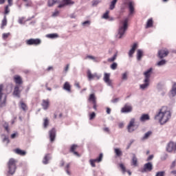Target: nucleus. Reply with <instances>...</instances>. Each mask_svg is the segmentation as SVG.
Segmentation results:
<instances>
[{
    "label": "nucleus",
    "mask_w": 176,
    "mask_h": 176,
    "mask_svg": "<svg viewBox=\"0 0 176 176\" xmlns=\"http://www.w3.org/2000/svg\"><path fill=\"white\" fill-rule=\"evenodd\" d=\"M155 120H158L160 124H166L171 119V111L167 107H162L155 116Z\"/></svg>",
    "instance_id": "1"
},
{
    "label": "nucleus",
    "mask_w": 176,
    "mask_h": 176,
    "mask_svg": "<svg viewBox=\"0 0 176 176\" xmlns=\"http://www.w3.org/2000/svg\"><path fill=\"white\" fill-rule=\"evenodd\" d=\"M128 23H129V19L127 18L120 21L119 29H118V34L117 35V38H118L119 39H121V38L123 37V35H124V34L127 31Z\"/></svg>",
    "instance_id": "2"
},
{
    "label": "nucleus",
    "mask_w": 176,
    "mask_h": 176,
    "mask_svg": "<svg viewBox=\"0 0 176 176\" xmlns=\"http://www.w3.org/2000/svg\"><path fill=\"white\" fill-rule=\"evenodd\" d=\"M17 160L14 158H10L8 162V174L13 175L16 173L17 168Z\"/></svg>",
    "instance_id": "3"
},
{
    "label": "nucleus",
    "mask_w": 176,
    "mask_h": 176,
    "mask_svg": "<svg viewBox=\"0 0 176 176\" xmlns=\"http://www.w3.org/2000/svg\"><path fill=\"white\" fill-rule=\"evenodd\" d=\"M25 43L28 46H38L42 43V41L41 38H30L26 40Z\"/></svg>",
    "instance_id": "4"
},
{
    "label": "nucleus",
    "mask_w": 176,
    "mask_h": 176,
    "mask_svg": "<svg viewBox=\"0 0 176 176\" xmlns=\"http://www.w3.org/2000/svg\"><path fill=\"white\" fill-rule=\"evenodd\" d=\"M168 54H170V50L167 48H162L157 52L159 58H164V57H167Z\"/></svg>",
    "instance_id": "5"
},
{
    "label": "nucleus",
    "mask_w": 176,
    "mask_h": 176,
    "mask_svg": "<svg viewBox=\"0 0 176 176\" xmlns=\"http://www.w3.org/2000/svg\"><path fill=\"white\" fill-rule=\"evenodd\" d=\"M153 170V165L151 162L145 164L142 168L140 169L141 173H151Z\"/></svg>",
    "instance_id": "6"
},
{
    "label": "nucleus",
    "mask_w": 176,
    "mask_h": 176,
    "mask_svg": "<svg viewBox=\"0 0 176 176\" xmlns=\"http://www.w3.org/2000/svg\"><path fill=\"white\" fill-rule=\"evenodd\" d=\"M102 157H104V155L102 153H100L98 158L94 160H89V163L91 167H96V163H100V162H102Z\"/></svg>",
    "instance_id": "7"
},
{
    "label": "nucleus",
    "mask_w": 176,
    "mask_h": 176,
    "mask_svg": "<svg viewBox=\"0 0 176 176\" xmlns=\"http://www.w3.org/2000/svg\"><path fill=\"white\" fill-rule=\"evenodd\" d=\"M175 151H176V143H174L173 142H170L169 143H168L166 146V152L171 153L173 152L175 153Z\"/></svg>",
    "instance_id": "8"
},
{
    "label": "nucleus",
    "mask_w": 176,
    "mask_h": 176,
    "mask_svg": "<svg viewBox=\"0 0 176 176\" xmlns=\"http://www.w3.org/2000/svg\"><path fill=\"white\" fill-rule=\"evenodd\" d=\"M135 118H132L129 124H128L127 126V130L129 131V133H133V131H134L135 128Z\"/></svg>",
    "instance_id": "9"
},
{
    "label": "nucleus",
    "mask_w": 176,
    "mask_h": 176,
    "mask_svg": "<svg viewBox=\"0 0 176 176\" xmlns=\"http://www.w3.org/2000/svg\"><path fill=\"white\" fill-rule=\"evenodd\" d=\"M74 3H75V1L72 0H63V3L59 4L58 8H65V6H71Z\"/></svg>",
    "instance_id": "10"
},
{
    "label": "nucleus",
    "mask_w": 176,
    "mask_h": 176,
    "mask_svg": "<svg viewBox=\"0 0 176 176\" xmlns=\"http://www.w3.org/2000/svg\"><path fill=\"white\" fill-rule=\"evenodd\" d=\"M13 79L14 83L16 84V86H21V85L23 83V78L19 75L14 76Z\"/></svg>",
    "instance_id": "11"
},
{
    "label": "nucleus",
    "mask_w": 176,
    "mask_h": 176,
    "mask_svg": "<svg viewBox=\"0 0 176 176\" xmlns=\"http://www.w3.org/2000/svg\"><path fill=\"white\" fill-rule=\"evenodd\" d=\"M111 77V74L105 73L104 74L103 80L108 85V86H112V80L109 78Z\"/></svg>",
    "instance_id": "12"
},
{
    "label": "nucleus",
    "mask_w": 176,
    "mask_h": 176,
    "mask_svg": "<svg viewBox=\"0 0 176 176\" xmlns=\"http://www.w3.org/2000/svg\"><path fill=\"white\" fill-rule=\"evenodd\" d=\"M20 85H15L12 93L13 96L18 97V98H20V94H21V90L20 89Z\"/></svg>",
    "instance_id": "13"
},
{
    "label": "nucleus",
    "mask_w": 176,
    "mask_h": 176,
    "mask_svg": "<svg viewBox=\"0 0 176 176\" xmlns=\"http://www.w3.org/2000/svg\"><path fill=\"white\" fill-rule=\"evenodd\" d=\"M133 111V107L131 105L125 104L124 106L121 109L122 113H129Z\"/></svg>",
    "instance_id": "14"
},
{
    "label": "nucleus",
    "mask_w": 176,
    "mask_h": 176,
    "mask_svg": "<svg viewBox=\"0 0 176 176\" xmlns=\"http://www.w3.org/2000/svg\"><path fill=\"white\" fill-rule=\"evenodd\" d=\"M152 71H153V69L151 67L144 73V78H144V82H149L151 75H152Z\"/></svg>",
    "instance_id": "15"
},
{
    "label": "nucleus",
    "mask_w": 176,
    "mask_h": 176,
    "mask_svg": "<svg viewBox=\"0 0 176 176\" xmlns=\"http://www.w3.org/2000/svg\"><path fill=\"white\" fill-rule=\"evenodd\" d=\"M87 78L89 80H91L93 79H100V76L97 74V73L91 74V72L90 70H88L87 72Z\"/></svg>",
    "instance_id": "16"
},
{
    "label": "nucleus",
    "mask_w": 176,
    "mask_h": 176,
    "mask_svg": "<svg viewBox=\"0 0 176 176\" xmlns=\"http://www.w3.org/2000/svg\"><path fill=\"white\" fill-rule=\"evenodd\" d=\"M49 135H50V142H54V140H56V129L52 128L49 131Z\"/></svg>",
    "instance_id": "17"
},
{
    "label": "nucleus",
    "mask_w": 176,
    "mask_h": 176,
    "mask_svg": "<svg viewBox=\"0 0 176 176\" xmlns=\"http://www.w3.org/2000/svg\"><path fill=\"white\" fill-rule=\"evenodd\" d=\"M76 149H78V145L73 144L70 147L69 152H71L72 153H74V155H75V156H77L78 157H80V154H79V153L76 151Z\"/></svg>",
    "instance_id": "18"
},
{
    "label": "nucleus",
    "mask_w": 176,
    "mask_h": 176,
    "mask_svg": "<svg viewBox=\"0 0 176 176\" xmlns=\"http://www.w3.org/2000/svg\"><path fill=\"white\" fill-rule=\"evenodd\" d=\"M137 47H138V45L137 44V43H133L131 49L129 52V57H133V54H134V53H135V50H137Z\"/></svg>",
    "instance_id": "19"
},
{
    "label": "nucleus",
    "mask_w": 176,
    "mask_h": 176,
    "mask_svg": "<svg viewBox=\"0 0 176 176\" xmlns=\"http://www.w3.org/2000/svg\"><path fill=\"white\" fill-rule=\"evenodd\" d=\"M50 105V101H49L48 99L47 100H43V102H42V107L43 108V109H47L49 108Z\"/></svg>",
    "instance_id": "20"
},
{
    "label": "nucleus",
    "mask_w": 176,
    "mask_h": 176,
    "mask_svg": "<svg viewBox=\"0 0 176 176\" xmlns=\"http://www.w3.org/2000/svg\"><path fill=\"white\" fill-rule=\"evenodd\" d=\"M88 101H89V102H92V104L97 102V98L96 97V94H91L88 98Z\"/></svg>",
    "instance_id": "21"
},
{
    "label": "nucleus",
    "mask_w": 176,
    "mask_h": 176,
    "mask_svg": "<svg viewBox=\"0 0 176 176\" xmlns=\"http://www.w3.org/2000/svg\"><path fill=\"white\" fill-rule=\"evenodd\" d=\"M129 9V14H134V2L130 1L128 3Z\"/></svg>",
    "instance_id": "22"
},
{
    "label": "nucleus",
    "mask_w": 176,
    "mask_h": 176,
    "mask_svg": "<svg viewBox=\"0 0 176 176\" xmlns=\"http://www.w3.org/2000/svg\"><path fill=\"white\" fill-rule=\"evenodd\" d=\"M63 90L68 91V93H71V85L69 82H65L63 85Z\"/></svg>",
    "instance_id": "23"
},
{
    "label": "nucleus",
    "mask_w": 176,
    "mask_h": 176,
    "mask_svg": "<svg viewBox=\"0 0 176 176\" xmlns=\"http://www.w3.org/2000/svg\"><path fill=\"white\" fill-rule=\"evenodd\" d=\"M131 164L132 166H134V167H137V166H138V159H137L135 154H133Z\"/></svg>",
    "instance_id": "24"
},
{
    "label": "nucleus",
    "mask_w": 176,
    "mask_h": 176,
    "mask_svg": "<svg viewBox=\"0 0 176 176\" xmlns=\"http://www.w3.org/2000/svg\"><path fill=\"white\" fill-rule=\"evenodd\" d=\"M15 153L17 155H20L21 156H25V154L27 153L25 151H23L20 148H16L14 150Z\"/></svg>",
    "instance_id": "25"
},
{
    "label": "nucleus",
    "mask_w": 176,
    "mask_h": 176,
    "mask_svg": "<svg viewBox=\"0 0 176 176\" xmlns=\"http://www.w3.org/2000/svg\"><path fill=\"white\" fill-rule=\"evenodd\" d=\"M6 25H8V19L6 18V16H4L3 19L2 20V22H1V30H3V28H5Z\"/></svg>",
    "instance_id": "26"
},
{
    "label": "nucleus",
    "mask_w": 176,
    "mask_h": 176,
    "mask_svg": "<svg viewBox=\"0 0 176 176\" xmlns=\"http://www.w3.org/2000/svg\"><path fill=\"white\" fill-rule=\"evenodd\" d=\"M150 117L148 114H142L140 117V122H145L146 120H149Z\"/></svg>",
    "instance_id": "27"
},
{
    "label": "nucleus",
    "mask_w": 176,
    "mask_h": 176,
    "mask_svg": "<svg viewBox=\"0 0 176 176\" xmlns=\"http://www.w3.org/2000/svg\"><path fill=\"white\" fill-rule=\"evenodd\" d=\"M170 94H172V97H175L176 96V82H175L173 85Z\"/></svg>",
    "instance_id": "28"
},
{
    "label": "nucleus",
    "mask_w": 176,
    "mask_h": 176,
    "mask_svg": "<svg viewBox=\"0 0 176 176\" xmlns=\"http://www.w3.org/2000/svg\"><path fill=\"white\" fill-rule=\"evenodd\" d=\"M114 152L118 157H120V156H122L123 155V153L120 148H115Z\"/></svg>",
    "instance_id": "29"
},
{
    "label": "nucleus",
    "mask_w": 176,
    "mask_h": 176,
    "mask_svg": "<svg viewBox=\"0 0 176 176\" xmlns=\"http://www.w3.org/2000/svg\"><path fill=\"white\" fill-rule=\"evenodd\" d=\"M151 27H153V20L152 19L147 21L146 28H151Z\"/></svg>",
    "instance_id": "30"
},
{
    "label": "nucleus",
    "mask_w": 176,
    "mask_h": 176,
    "mask_svg": "<svg viewBox=\"0 0 176 176\" xmlns=\"http://www.w3.org/2000/svg\"><path fill=\"white\" fill-rule=\"evenodd\" d=\"M118 2V0H113L111 2L109 9L110 10H113L115 9V6H116V3Z\"/></svg>",
    "instance_id": "31"
},
{
    "label": "nucleus",
    "mask_w": 176,
    "mask_h": 176,
    "mask_svg": "<svg viewBox=\"0 0 176 176\" xmlns=\"http://www.w3.org/2000/svg\"><path fill=\"white\" fill-rule=\"evenodd\" d=\"M142 56H143L142 50H138L137 52V59L138 60V61H140V60L142 58Z\"/></svg>",
    "instance_id": "32"
},
{
    "label": "nucleus",
    "mask_w": 176,
    "mask_h": 176,
    "mask_svg": "<svg viewBox=\"0 0 176 176\" xmlns=\"http://www.w3.org/2000/svg\"><path fill=\"white\" fill-rule=\"evenodd\" d=\"M47 38H50V39H56V38H58V35L57 33L50 34L47 35Z\"/></svg>",
    "instance_id": "33"
},
{
    "label": "nucleus",
    "mask_w": 176,
    "mask_h": 176,
    "mask_svg": "<svg viewBox=\"0 0 176 176\" xmlns=\"http://www.w3.org/2000/svg\"><path fill=\"white\" fill-rule=\"evenodd\" d=\"M48 126H49V119L47 118H44V120H43V127H44V129H47Z\"/></svg>",
    "instance_id": "34"
},
{
    "label": "nucleus",
    "mask_w": 176,
    "mask_h": 176,
    "mask_svg": "<svg viewBox=\"0 0 176 176\" xmlns=\"http://www.w3.org/2000/svg\"><path fill=\"white\" fill-rule=\"evenodd\" d=\"M49 159H50L49 154L45 155L43 160V164H47V163H49Z\"/></svg>",
    "instance_id": "35"
},
{
    "label": "nucleus",
    "mask_w": 176,
    "mask_h": 176,
    "mask_svg": "<svg viewBox=\"0 0 176 176\" xmlns=\"http://www.w3.org/2000/svg\"><path fill=\"white\" fill-rule=\"evenodd\" d=\"M148 86H149V81L144 82V84L140 85V89H142V90H144V89H146Z\"/></svg>",
    "instance_id": "36"
},
{
    "label": "nucleus",
    "mask_w": 176,
    "mask_h": 176,
    "mask_svg": "<svg viewBox=\"0 0 176 176\" xmlns=\"http://www.w3.org/2000/svg\"><path fill=\"white\" fill-rule=\"evenodd\" d=\"M69 167H71V164H67L65 168V170L67 174H68V175H71V172L69 171Z\"/></svg>",
    "instance_id": "37"
},
{
    "label": "nucleus",
    "mask_w": 176,
    "mask_h": 176,
    "mask_svg": "<svg viewBox=\"0 0 176 176\" xmlns=\"http://www.w3.org/2000/svg\"><path fill=\"white\" fill-rule=\"evenodd\" d=\"M3 85H0V101L2 100V96H3Z\"/></svg>",
    "instance_id": "38"
},
{
    "label": "nucleus",
    "mask_w": 176,
    "mask_h": 176,
    "mask_svg": "<svg viewBox=\"0 0 176 176\" xmlns=\"http://www.w3.org/2000/svg\"><path fill=\"white\" fill-rule=\"evenodd\" d=\"M102 19L108 20L109 19V10H107L106 12L103 14Z\"/></svg>",
    "instance_id": "39"
},
{
    "label": "nucleus",
    "mask_w": 176,
    "mask_h": 176,
    "mask_svg": "<svg viewBox=\"0 0 176 176\" xmlns=\"http://www.w3.org/2000/svg\"><path fill=\"white\" fill-rule=\"evenodd\" d=\"M152 135V131H148L144 134V136L143 137V140H146L149 138V136Z\"/></svg>",
    "instance_id": "40"
},
{
    "label": "nucleus",
    "mask_w": 176,
    "mask_h": 176,
    "mask_svg": "<svg viewBox=\"0 0 176 176\" xmlns=\"http://www.w3.org/2000/svg\"><path fill=\"white\" fill-rule=\"evenodd\" d=\"M21 108L23 111H27V104L23 102H21Z\"/></svg>",
    "instance_id": "41"
},
{
    "label": "nucleus",
    "mask_w": 176,
    "mask_h": 176,
    "mask_svg": "<svg viewBox=\"0 0 176 176\" xmlns=\"http://www.w3.org/2000/svg\"><path fill=\"white\" fill-rule=\"evenodd\" d=\"M166 63V60H162L157 63V65H158V67H162V65H164Z\"/></svg>",
    "instance_id": "42"
},
{
    "label": "nucleus",
    "mask_w": 176,
    "mask_h": 176,
    "mask_svg": "<svg viewBox=\"0 0 176 176\" xmlns=\"http://www.w3.org/2000/svg\"><path fill=\"white\" fill-rule=\"evenodd\" d=\"M119 166H120V168H121L122 173L124 174V173H126V166H124V164H120Z\"/></svg>",
    "instance_id": "43"
},
{
    "label": "nucleus",
    "mask_w": 176,
    "mask_h": 176,
    "mask_svg": "<svg viewBox=\"0 0 176 176\" xmlns=\"http://www.w3.org/2000/svg\"><path fill=\"white\" fill-rule=\"evenodd\" d=\"M9 36H10V32H8V33H3L2 34L3 39H8V38H9Z\"/></svg>",
    "instance_id": "44"
},
{
    "label": "nucleus",
    "mask_w": 176,
    "mask_h": 176,
    "mask_svg": "<svg viewBox=\"0 0 176 176\" xmlns=\"http://www.w3.org/2000/svg\"><path fill=\"white\" fill-rule=\"evenodd\" d=\"M3 127L7 133H9V124L8 122H5L3 124Z\"/></svg>",
    "instance_id": "45"
},
{
    "label": "nucleus",
    "mask_w": 176,
    "mask_h": 176,
    "mask_svg": "<svg viewBox=\"0 0 176 176\" xmlns=\"http://www.w3.org/2000/svg\"><path fill=\"white\" fill-rule=\"evenodd\" d=\"M164 175H166V172L165 171L157 172L155 175V176H164Z\"/></svg>",
    "instance_id": "46"
},
{
    "label": "nucleus",
    "mask_w": 176,
    "mask_h": 176,
    "mask_svg": "<svg viewBox=\"0 0 176 176\" xmlns=\"http://www.w3.org/2000/svg\"><path fill=\"white\" fill-rule=\"evenodd\" d=\"M10 10L9 9V6H6L5 7V11H4V14H8L10 13Z\"/></svg>",
    "instance_id": "47"
},
{
    "label": "nucleus",
    "mask_w": 176,
    "mask_h": 176,
    "mask_svg": "<svg viewBox=\"0 0 176 176\" xmlns=\"http://www.w3.org/2000/svg\"><path fill=\"white\" fill-rule=\"evenodd\" d=\"M4 138L3 139V142H7V144H9L10 141L9 140V138L6 137L5 135H3Z\"/></svg>",
    "instance_id": "48"
},
{
    "label": "nucleus",
    "mask_w": 176,
    "mask_h": 176,
    "mask_svg": "<svg viewBox=\"0 0 176 176\" xmlns=\"http://www.w3.org/2000/svg\"><path fill=\"white\" fill-rule=\"evenodd\" d=\"M94 118H96V113L92 112V113L89 115V120H93V119H94Z\"/></svg>",
    "instance_id": "49"
},
{
    "label": "nucleus",
    "mask_w": 176,
    "mask_h": 176,
    "mask_svg": "<svg viewBox=\"0 0 176 176\" xmlns=\"http://www.w3.org/2000/svg\"><path fill=\"white\" fill-rule=\"evenodd\" d=\"M58 14H60V12L57 10H55V12H54L52 13V17H56L57 16H58Z\"/></svg>",
    "instance_id": "50"
},
{
    "label": "nucleus",
    "mask_w": 176,
    "mask_h": 176,
    "mask_svg": "<svg viewBox=\"0 0 176 176\" xmlns=\"http://www.w3.org/2000/svg\"><path fill=\"white\" fill-rule=\"evenodd\" d=\"M111 69H116V68H118V64L116 63H113L111 65Z\"/></svg>",
    "instance_id": "51"
},
{
    "label": "nucleus",
    "mask_w": 176,
    "mask_h": 176,
    "mask_svg": "<svg viewBox=\"0 0 176 176\" xmlns=\"http://www.w3.org/2000/svg\"><path fill=\"white\" fill-rule=\"evenodd\" d=\"M54 3H56L53 0H49L48 1V6H53V5H54Z\"/></svg>",
    "instance_id": "52"
},
{
    "label": "nucleus",
    "mask_w": 176,
    "mask_h": 176,
    "mask_svg": "<svg viewBox=\"0 0 176 176\" xmlns=\"http://www.w3.org/2000/svg\"><path fill=\"white\" fill-rule=\"evenodd\" d=\"M114 60H116V55H114L112 58H110L109 59V61H110L111 63H112Z\"/></svg>",
    "instance_id": "53"
},
{
    "label": "nucleus",
    "mask_w": 176,
    "mask_h": 176,
    "mask_svg": "<svg viewBox=\"0 0 176 176\" xmlns=\"http://www.w3.org/2000/svg\"><path fill=\"white\" fill-rule=\"evenodd\" d=\"M118 127L119 129H123L124 127V124H123V122H120L118 124Z\"/></svg>",
    "instance_id": "54"
},
{
    "label": "nucleus",
    "mask_w": 176,
    "mask_h": 176,
    "mask_svg": "<svg viewBox=\"0 0 176 176\" xmlns=\"http://www.w3.org/2000/svg\"><path fill=\"white\" fill-rule=\"evenodd\" d=\"M122 79H123L124 80H126V79H127V73H124V74H122Z\"/></svg>",
    "instance_id": "55"
},
{
    "label": "nucleus",
    "mask_w": 176,
    "mask_h": 176,
    "mask_svg": "<svg viewBox=\"0 0 176 176\" xmlns=\"http://www.w3.org/2000/svg\"><path fill=\"white\" fill-rule=\"evenodd\" d=\"M176 166V162L173 161L170 165V168H174V167H175Z\"/></svg>",
    "instance_id": "56"
},
{
    "label": "nucleus",
    "mask_w": 176,
    "mask_h": 176,
    "mask_svg": "<svg viewBox=\"0 0 176 176\" xmlns=\"http://www.w3.org/2000/svg\"><path fill=\"white\" fill-rule=\"evenodd\" d=\"M93 104V108L95 111H97V102H95V103H92Z\"/></svg>",
    "instance_id": "57"
},
{
    "label": "nucleus",
    "mask_w": 176,
    "mask_h": 176,
    "mask_svg": "<svg viewBox=\"0 0 176 176\" xmlns=\"http://www.w3.org/2000/svg\"><path fill=\"white\" fill-rule=\"evenodd\" d=\"M8 5L7 6H12L13 5V0H8Z\"/></svg>",
    "instance_id": "58"
},
{
    "label": "nucleus",
    "mask_w": 176,
    "mask_h": 176,
    "mask_svg": "<svg viewBox=\"0 0 176 176\" xmlns=\"http://www.w3.org/2000/svg\"><path fill=\"white\" fill-rule=\"evenodd\" d=\"M68 69H69V64H67L65 67V72H67Z\"/></svg>",
    "instance_id": "59"
},
{
    "label": "nucleus",
    "mask_w": 176,
    "mask_h": 176,
    "mask_svg": "<svg viewBox=\"0 0 176 176\" xmlns=\"http://www.w3.org/2000/svg\"><path fill=\"white\" fill-rule=\"evenodd\" d=\"M23 22H24V18H20L19 19V24H23Z\"/></svg>",
    "instance_id": "60"
},
{
    "label": "nucleus",
    "mask_w": 176,
    "mask_h": 176,
    "mask_svg": "<svg viewBox=\"0 0 176 176\" xmlns=\"http://www.w3.org/2000/svg\"><path fill=\"white\" fill-rule=\"evenodd\" d=\"M152 159H153V155H150V156L147 158V162H149L150 160H152Z\"/></svg>",
    "instance_id": "61"
},
{
    "label": "nucleus",
    "mask_w": 176,
    "mask_h": 176,
    "mask_svg": "<svg viewBox=\"0 0 176 176\" xmlns=\"http://www.w3.org/2000/svg\"><path fill=\"white\" fill-rule=\"evenodd\" d=\"M58 111H56L55 113L54 114V119H57V113H58Z\"/></svg>",
    "instance_id": "62"
},
{
    "label": "nucleus",
    "mask_w": 176,
    "mask_h": 176,
    "mask_svg": "<svg viewBox=\"0 0 176 176\" xmlns=\"http://www.w3.org/2000/svg\"><path fill=\"white\" fill-rule=\"evenodd\" d=\"M104 131H105L106 133H109V128L106 127L103 129Z\"/></svg>",
    "instance_id": "63"
},
{
    "label": "nucleus",
    "mask_w": 176,
    "mask_h": 176,
    "mask_svg": "<svg viewBox=\"0 0 176 176\" xmlns=\"http://www.w3.org/2000/svg\"><path fill=\"white\" fill-rule=\"evenodd\" d=\"M107 113H108V115L111 113V109H109V107L107 108Z\"/></svg>",
    "instance_id": "64"
}]
</instances>
